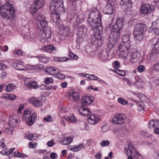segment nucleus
<instances>
[{
  "label": "nucleus",
  "instance_id": "a18cd8bd",
  "mask_svg": "<svg viewBox=\"0 0 159 159\" xmlns=\"http://www.w3.org/2000/svg\"><path fill=\"white\" fill-rule=\"evenodd\" d=\"M69 30L67 28H65L61 32V33L63 35L67 36L69 34Z\"/></svg>",
  "mask_w": 159,
  "mask_h": 159
},
{
  "label": "nucleus",
  "instance_id": "37998d69",
  "mask_svg": "<svg viewBox=\"0 0 159 159\" xmlns=\"http://www.w3.org/2000/svg\"><path fill=\"white\" fill-rule=\"evenodd\" d=\"M125 153L127 154V156L128 157V159H133V157L136 154H131L129 153L127 149L126 148L125 149Z\"/></svg>",
  "mask_w": 159,
  "mask_h": 159
},
{
  "label": "nucleus",
  "instance_id": "5fc2aeb1",
  "mask_svg": "<svg viewBox=\"0 0 159 159\" xmlns=\"http://www.w3.org/2000/svg\"><path fill=\"white\" fill-rule=\"evenodd\" d=\"M68 56L75 60H76L78 58V57L77 56L74 54L73 53L70 52V50H69Z\"/></svg>",
  "mask_w": 159,
  "mask_h": 159
},
{
  "label": "nucleus",
  "instance_id": "e433bc0d",
  "mask_svg": "<svg viewBox=\"0 0 159 159\" xmlns=\"http://www.w3.org/2000/svg\"><path fill=\"white\" fill-rule=\"evenodd\" d=\"M6 91L8 92L13 91L15 89V86L12 84H8L6 87Z\"/></svg>",
  "mask_w": 159,
  "mask_h": 159
},
{
  "label": "nucleus",
  "instance_id": "58836bf2",
  "mask_svg": "<svg viewBox=\"0 0 159 159\" xmlns=\"http://www.w3.org/2000/svg\"><path fill=\"white\" fill-rule=\"evenodd\" d=\"M14 154L15 157H18L19 158H25L27 157L26 155L18 152H14Z\"/></svg>",
  "mask_w": 159,
  "mask_h": 159
},
{
  "label": "nucleus",
  "instance_id": "cd10ccee",
  "mask_svg": "<svg viewBox=\"0 0 159 159\" xmlns=\"http://www.w3.org/2000/svg\"><path fill=\"white\" fill-rule=\"evenodd\" d=\"M87 32V29L86 26L84 25L80 26L77 29V34L79 35L85 34Z\"/></svg>",
  "mask_w": 159,
  "mask_h": 159
},
{
  "label": "nucleus",
  "instance_id": "de8ad7c7",
  "mask_svg": "<svg viewBox=\"0 0 159 159\" xmlns=\"http://www.w3.org/2000/svg\"><path fill=\"white\" fill-rule=\"evenodd\" d=\"M100 144L102 147L107 146L110 144V142L107 140H104L102 141Z\"/></svg>",
  "mask_w": 159,
  "mask_h": 159
},
{
  "label": "nucleus",
  "instance_id": "a211bd4d",
  "mask_svg": "<svg viewBox=\"0 0 159 159\" xmlns=\"http://www.w3.org/2000/svg\"><path fill=\"white\" fill-rule=\"evenodd\" d=\"M94 97L92 96H85L82 99V104L84 106L89 105L94 101Z\"/></svg>",
  "mask_w": 159,
  "mask_h": 159
},
{
  "label": "nucleus",
  "instance_id": "423d86ee",
  "mask_svg": "<svg viewBox=\"0 0 159 159\" xmlns=\"http://www.w3.org/2000/svg\"><path fill=\"white\" fill-rule=\"evenodd\" d=\"M31 112L29 111H24L22 116L23 119L25 121L29 126L31 125L36 120L37 114L36 113H33L30 115Z\"/></svg>",
  "mask_w": 159,
  "mask_h": 159
},
{
  "label": "nucleus",
  "instance_id": "f8f14e48",
  "mask_svg": "<svg viewBox=\"0 0 159 159\" xmlns=\"http://www.w3.org/2000/svg\"><path fill=\"white\" fill-rule=\"evenodd\" d=\"M20 120V118L18 116H12L10 117L9 125L11 127L14 128L18 125Z\"/></svg>",
  "mask_w": 159,
  "mask_h": 159
},
{
  "label": "nucleus",
  "instance_id": "f03ea898",
  "mask_svg": "<svg viewBox=\"0 0 159 159\" xmlns=\"http://www.w3.org/2000/svg\"><path fill=\"white\" fill-rule=\"evenodd\" d=\"M38 21V28L40 30L39 35L40 38L44 40L48 39L51 35L50 28L48 27V22L45 17L39 16L37 17Z\"/></svg>",
  "mask_w": 159,
  "mask_h": 159
},
{
  "label": "nucleus",
  "instance_id": "a19ab883",
  "mask_svg": "<svg viewBox=\"0 0 159 159\" xmlns=\"http://www.w3.org/2000/svg\"><path fill=\"white\" fill-rule=\"evenodd\" d=\"M118 102L122 105L128 104V102L122 98H120L118 99Z\"/></svg>",
  "mask_w": 159,
  "mask_h": 159
},
{
  "label": "nucleus",
  "instance_id": "3c124183",
  "mask_svg": "<svg viewBox=\"0 0 159 159\" xmlns=\"http://www.w3.org/2000/svg\"><path fill=\"white\" fill-rule=\"evenodd\" d=\"M53 80L52 78H47L44 80V82L45 84H48L53 82Z\"/></svg>",
  "mask_w": 159,
  "mask_h": 159
},
{
  "label": "nucleus",
  "instance_id": "0eeeda50",
  "mask_svg": "<svg viewBox=\"0 0 159 159\" xmlns=\"http://www.w3.org/2000/svg\"><path fill=\"white\" fill-rule=\"evenodd\" d=\"M122 30L115 28L114 27L112 29L109 37V40L113 41L114 42L117 41L122 33Z\"/></svg>",
  "mask_w": 159,
  "mask_h": 159
},
{
  "label": "nucleus",
  "instance_id": "2eb2a0df",
  "mask_svg": "<svg viewBox=\"0 0 159 159\" xmlns=\"http://www.w3.org/2000/svg\"><path fill=\"white\" fill-rule=\"evenodd\" d=\"M140 57V54L138 51L136 49H134L131 54L130 61L132 63H135L137 61Z\"/></svg>",
  "mask_w": 159,
  "mask_h": 159
},
{
  "label": "nucleus",
  "instance_id": "473e14b6",
  "mask_svg": "<svg viewBox=\"0 0 159 159\" xmlns=\"http://www.w3.org/2000/svg\"><path fill=\"white\" fill-rule=\"evenodd\" d=\"M159 53L157 52V51L155 50L154 48L153 50H152L150 53L149 54V56L150 59L152 60H155L157 57V55Z\"/></svg>",
  "mask_w": 159,
  "mask_h": 159
},
{
  "label": "nucleus",
  "instance_id": "aec40b11",
  "mask_svg": "<svg viewBox=\"0 0 159 159\" xmlns=\"http://www.w3.org/2000/svg\"><path fill=\"white\" fill-rule=\"evenodd\" d=\"M109 53L107 51H103L99 54V59L102 62H105L107 59Z\"/></svg>",
  "mask_w": 159,
  "mask_h": 159
},
{
  "label": "nucleus",
  "instance_id": "79ce46f5",
  "mask_svg": "<svg viewBox=\"0 0 159 159\" xmlns=\"http://www.w3.org/2000/svg\"><path fill=\"white\" fill-rule=\"evenodd\" d=\"M114 71L119 75L121 76H125V72L124 70H114Z\"/></svg>",
  "mask_w": 159,
  "mask_h": 159
},
{
  "label": "nucleus",
  "instance_id": "7ed1b4c3",
  "mask_svg": "<svg viewBox=\"0 0 159 159\" xmlns=\"http://www.w3.org/2000/svg\"><path fill=\"white\" fill-rule=\"evenodd\" d=\"M1 16L7 19H10L15 16V10L12 4L8 0H6L5 3L0 6Z\"/></svg>",
  "mask_w": 159,
  "mask_h": 159
},
{
  "label": "nucleus",
  "instance_id": "39448f33",
  "mask_svg": "<svg viewBox=\"0 0 159 159\" xmlns=\"http://www.w3.org/2000/svg\"><path fill=\"white\" fill-rule=\"evenodd\" d=\"M63 3L61 0H52L50 2L51 10L59 11V14L64 13L65 9L63 7Z\"/></svg>",
  "mask_w": 159,
  "mask_h": 159
},
{
  "label": "nucleus",
  "instance_id": "c756f323",
  "mask_svg": "<svg viewBox=\"0 0 159 159\" xmlns=\"http://www.w3.org/2000/svg\"><path fill=\"white\" fill-rule=\"evenodd\" d=\"M55 49V48L52 45H49L48 46H43L42 48V50L47 52H50L52 50H54Z\"/></svg>",
  "mask_w": 159,
  "mask_h": 159
},
{
  "label": "nucleus",
  "instance_id": "ddd939ff",
  "mask_svg": "<svg viewBox=\"0 0 159 159\" xmlns=\"http://www.w3.org/2000/svg\"><path fill=\"white\" fill-rule=\"evenodd\" d=\"M89 16L97 20H101V16L100 11L96 8H93L90 12Z\"/></svg>",
  "mask_w": 159,
  "mask_h": 159
},
{
  "label": "nucleus",
  "instance_id": "b1692460",
  "mask_svg": "<svg viewBox=\"0 0 159 159\" xmlns=\"http://www.w3.org/2000/svg\"><path fill=\"white\" fill-rule=\"evenodd\" d=\"M122 39L124 43L123 44H122V46H125L127 48H130V41L129 40V34H126L124 35Z\"/></svg>",
  "mask_w": 159,
  "mask_h": 159
},
{
  "label": "nucleus",
  "instance_id": "13d9d810",
  "mask_svg": "<svg viewBox=\"0 0 159 159\" xmlns=\"http://www.w3.org/2000/svg\"><path fill=\"white\" fill-rule=\"evenodd\" d=\"M37 145V143L35 142H31L29 143V147L31 148H35Z\"/></svg>",
  "mask_w": 159,
  "mask_h": 159
},
{
  "label": "nucleus",
  "instance_id": "412c9836",
  "mask_svg": "<svg viewBox=\"0 0 159 159\" xmlns=\"http://www.w3.org/2000/svg\"><path fill=\"white\" fill-rule=\"evenodd\" d=\"M89 141H87V144L88 145H85L84 143H81L77 145H74L72 147H71L70 150H71L73 151H77L83 148H85L87 146H89Z\"/></svg>",
  "mask_w": 159,
  "mask_h": 159
},
{
  "label": "nucleus",
  "instance_id": "69168bd1",
  "mask_svg": "<svg viewBox=\"0 0 159 159\" xmlns=\"http://www.w3.org/2000/svg\"><path fill=\"white\" fill-rule=\"evenodd\" d=\"M0 49L2 51L6 52L8 50V48L7 46L5 45L4 46H1L0 47Z\"/></svg>",
  "mask_w": 159,
  "mask_h": 159
},
{
  "label": "nucleus",
  "instance_id": "393cba45",
  "mask_svg": "<svg viewBox=\"0 0 159 159\" xmlns=\"http://www.w3.org/2000/svg\"><path fill=\"white\" fill-rule=\"evenodd\" d=\"M61 139L60 140L59 143L61 144L69 145L72 141L73 139L70 137H66L63 138H61Z\"/></svg>",
  "mask_w": 159,
  "mask_h": 159
},
{
  "label": "nucleus",
  "instance_id": "4d7b16f0",
  "mask_svg": "<svg viewBox=\"0 0 159 159\" xmlns=\"http://www.w3.org/2000/svg\"><path fill=\"white\" fill-rule=\"evenodd\" d=\"M92 115H94V118H93L94 120H95L97 123H98L101 119L100 116L96 114H93Z\"/></svg>",
  "mask_w": 159,
  "mask_h": 159
},
{
  "label": "nucleus",
  "instance_id": "603ef678",
  "mask_svg": "<svg viewBox=\"0 0 159 159\" xmlns=\"http://www.w3.org/2000/svg\"><path fill=\"white\" fill-rule=\"evenodd\" d=\"M149 30L150 31H152V32H154V33L156 35L159 34V28H151V27H150Z\"/></svg>",
  "mask_w": 159,
  "mask_h": 159
},
{
  "label": "nucleus",
  "instance_id": "680f3d73",
  "mask_svg": "<svg viewBox=\"0 0 159 159\" xmlns=\"http://www.w3.org/2000/svg\"><path fill=\"white\" fill-rule=\"evenodd\" d=\"M50 157L52 159H56L57 158V155L56 153L52 152L50 153Z\"/></svg>",
  "mask_w": 159,
  "mask_h": 159
},
{
  "label": "nucleus",
  "instance_id": "72a5a7b5",
  "mask_svg": "<svg viewBox=\"0 0 159 159\" xmlns=\"http://www.w3.org/2000/svg\"><path fill=\"white\" fill-rule=\"evenodd\" d=\"M128 150L130 152V153L132 154H138L139 153L137 152L136 150L134 148V147L131 143H129L128 145Z\"/></svg>",
  "mask_w": 159,
  "mask_h": 159
},
{
  "label": "nucleus",
  "instance_id": "09e8293b",
  "mask_svg": "<svg viewBox=\"0 0 159 159\" xmlns=\"http://www.w3.org/2000/svg\"><path fill=\"white\" fill-rule=\"evenodd\" d=\"M102 131L103 133L106 132L108 131L110 129V126L107 125H104L101 126Z\"/></svg>",
  "mask_w": 159,
  "mask_h": 159
},
{
  "label": "nucleus",
  "instance_id": "338daca9",
  "mask_svg": "<svg viewBox=\"0 0 159 159\" xmlns=\"http://www.w3.org/2000/svg\"><path fill=\"white\" fill-rule=\"evenodd\" d=\"M120 66V63L118 61H115L114 62V67L116 69H118Z\"/></svg>",
  "mask_w": 159,
  "mask_h": 159
},
{
  "label": "nucleus",
  "instance_id": "f704fd0d",
  "mask_svg": "<svg viewBox=\"0 0 159 159\" xmlns=\"http://www.w3.org/2000/svg\"><path fill=\"white\" fill-rule=\"evenodd\" d=\"M54 60L56 61L60 62H65L68 61L69 58L66 57H54Z\"/></svg>",
  "mask_w": 159,
  "mask_h": 159
},
{
  "label": "nucleus",
  "instance_id": "9d476101",
  "mask_svg": "<svg viewBox=\"0 0 159 159\" xmlns=\"http://www.w3.org/2000/svg\"><path fill=\"white\" fill-rule=\"evenodd\" d=\"M155 8L153 6L147 4L142 6L140 9V13L141 14H149L154 11Z\"/></svg>",
  "mask_w": 159,
  "mask_h": 159
},
{
  "label": "nucleus",
  "instance_id": "6e6d98bb",
  "mask_svg": "<svg viewBox=\"0 0 159 159\" xmlns=\"http://www.w3.org/2000/svg\"><path fill=\"white\" fill-rule=\"evenodd\" d=\"M137 68L138 71L140 73L143 72L145 70V68L144 66L142 65H140L138 66Z\"/></svg>",
  "mask_w": 159,
  "mask_h": 159
},
{
  "label": "nucleus",
  "instance_id": "6e6552de",
  "mask_svg": "<svg viewBox=\"0 0 159 159\" xmlns=\"http://www.w3.org/2000/svg\"><path fill=\"white\" fill-rule=\"evenodd\" d=\"M126 118L124 114L119 113L116 114L113 118L112 122L115 124H121L125 121Z\"/></svg>",
  "mask_w": 159,
  "mask_h": 159
},
{
  "label": "nucleus",
  "instance_id": "49530a36",
  "mask_svg": "<svg viewBox=\"0 0 159 159\" xmlns=\"http://www.w3.org/2000/svg\"><path fill=\"white\" fill-rule=\"evenodd\" d=\"M154 49L157 51V52L159 53V38L156 42Z\"/></svg>",
  "mask_w": 159,
  "mask_h": 159
},
{
  "label": "nucleus",
  "instance_id": "9b49d317",
  "mask_svg": "<svg viewBox=\"0 0 159 159\" xmlns=\"http://www.w3.org/2000/svg\"><path fill=\"white\" fill-rule=\"evenodd\" d=\"M129 48H127L125 46H122L121 44H120L118 47V50L120 52V55L124 59H126L129 52Z\"/></svg>",
  "mask_w": 159,
  "mask_h": 159
},
{
  "label": "nucleus",
  "instance_id": "4c0bfd02",
  "mask_svg": "<svg viewBox=\"0 0 159 159\" xmlns=\"http://www.w3.org/2000/svg\"><path fill=\"white\" fill-rule=\"evenodd\" d=\"M94 115H91L89 118L88 119V122L91 125H95L98 123L95 120H94L93 118H94Z\"/></svg>",
  "mask_w": 159,
  "mask_h": 159
},
{
  "label": "nucleus",
  "instance_id": "dca6fc26",
  "mask_svg": "<svg viewBox=\"0 0 159 159\" xmlns=\"http://www.w3.org/2000/svg\"><path fill=\"white\" fill-rule=\"evenodd\" d=\"M25 84L30 89H36L39 87V85L37 82L33 81L32 79L29 78L25 79Z\"/></svg>",
  "mask_w": 159,
  "mask_h": 159
},
{
  "label": "nucleus",
  "instance_id": "864d4df0",
  "mask_svg": "<svg viewBox=\"0 0 159 159\" xmlns=\"http://www.w3.org/2000/svg\"><path fill=\"white\" fill-rule=\"evenodd\" d=\"M28 139L30 140H33L37 138L36 135H34V134H29L27 137Z\"/></svg>",
  "mask_w": 159,
  "mask_h": 159
},
{
  "label": "nucleus",
  "instance_id": "2f4dec72",
  "mask_svg": "<svg viewBox=\"0 0 159 159\" xmlns=\"http://www.w3.org/2000/svg\"><path fill=\"white\" fill-rule=\"evenodd\" d=\"M36 58L39 59V60L42 63H47L49 61V58L48 57L40 55L36 57Z\"/></svg>",
  "mask_w": 159,
  "mask_h": 159
},
{
  "label": "nucleus",
  "instance_id": "20e7f679",
  "mask_svg": "<svg viewBox=\"0 0 159 159\" xmlns=\"http://www.w3.org/2000/svg\"><path fill=\"white\" fill-rule=\"evenodd\" d=\"M147 30V28L144 24H136L135 26L133 33L134 39L139 41L142 40L143 38L144 33Z\"/></svg>",
  "mask_w": 159,
  "mask_h": 159
},
{
  "label": "nucleus",
  "instance_id": "0e129e2a",
  "mask_svg": "<svg viewBox=\"0 0 159 159\" xmlns=\"http://www.w3.org/2000/svg\"><path fill=\"white\" fill-rule=\"evenodd\" d=\"M110 41H109V42L107 44V48L108 50H109V51H110L114 47V46L113 44L111 43H110Z\"/></svg>",
  "mask_w": 159,
  "mask_h": 159
},
{
  "label": "nucleus",
  "instance_id": "a878e982",
  "mask_svg": "<svg viewBox=\"0 0 159 159\" xmlns=\"http://www.w3.org/2000/svg\"><path fill=\"white\" fill-rule=\"evenodd\" d=\"M79 111L82 115L87 116L90 114V112L88 108L82 106L79 109Z\"/></svg>",
  "mask_w": 159,
  "mask_h": 159
},
{
  "label": "nucleus",
  "instance_id": "c85d7f7f",
  "mask_svg": "<svg viewBox=\"0 0 159 159\" xmlns=\"http://www.w3.org/2000/svg\"><path fill=\"white\" fill-rule=\"evenodd\" d=\"M149 127L151 129L159 127V121L155 120H151L149 122Z\"/></svg>",
  "mask_w": 159,
  "mask_h": 159
},
{
  "label": "nucleus",
  "instance_id": "7c9ffc66",
  "mask_svg": "<svg viewBox=\"0 0 159 159\" xmlns=\"http://www.w3.org/2000/svg\"><path fill=\"white\" fill-rule=\"evenodd\" d=\"M73 98L72 101H74V99L77 100L80 98L79 93L73 91L70 93V94L69 96V98L70 100H71V98Z\"/></svg>",
  "mask_w": 159,
  "mask_h": 159
},
{
  "label": "nucleus",
  "instance_id": "5701e85b",
  "mask_svg": "<svg viewBox=\"0 0 159 159\" xmlns=\"http://www.w3.org/2000/svg\"><path fill=\"white\" fill-rule=\"evenodd\" d=\"M34 1L33 5L36 10L42 7L44 5L43 0H35Z\"/></svg>",
  "mask_w": 159,
  "mask_h": 159
},
{
  "label": "nucleus",
  "instance_id": "4be33fe9",
  "mask_svg": "<svg viewBox=\"0 0 159 159\" xmlns=\"http://www.w3.org/2000/svg\"><path fill=\"white\" fill-rule=\"evenodd\" d=\"M29 102L36 107L41 106L42 105V102L38 98H30Z\"/></svg>",
  "mask_w": 159,
  "mask_h": 159
},
{
  "label": "nucleus",
  "instance_id": "f257e3e1",
  "mask_svg": "<svg viewBox=\"0 0 159 159\" xmlns=\"http://www.w3.org/2000/svg\"><path fill=\"white\" fill-rule=\"evenodd\" d=\"M87 25L94 33V36L99 43L102 44L104 38L102 36V27L101 25V20H95L89 16L88 18Z\"/></svg>",
  "mask_w": 159,
  "mask_h": 159
},
{
  "label": "nucleus",
  "instance_id": "e2e57ef3",
  "mask_svg": "<svg viewBox=\"0 0 159 159\" xmlns=\"http://www.w3.org/2000/svg\"><path fill=\"white\" fill-rule=\"evenodd\" d=\"M24 106L23 105H20L19 107V108L17 111V112L18 114H20L22 110L23 109Z\"/></svg>",
  "mask_w": 159,
  "mask_h": 159
},
{
  "label": "nucleus",
  "instance_id": "6ab92c4d",
  "mask_svg": "<svg viewBox=\"0 0 159 159\" xmlns=\"http://www.w3.org/2000/svg\"><path fill=\"white\" fill-rule=\"evenodd\" d=\"M23 64L22 61L17 60L13 64V66L17 70H24L26 69Z\"/></svg>",
  "mask_w": 159,
  "mask_h": 159
},
{
  "label": "nucleus",
  "instance_id": "f3484780",
  "mask_svg": "<svg viewBox=\"0 0 159 159\" xmlns=\"http://www.w3.org/2000/svg\"><path fill=\"white\" fill-rule=\"evenodd\" d=\"M59 11H51V18L52 20L55 23H59L60 22V18Z\"/></svg>",
  "mask_w": 159,
  "mask_h": 159
},
{
  "label": "nucleus",
  "instance_id": "bb28decb",
  "mask_svg": "<svg viewBox=\"0 0 159 159\" xmlns=\"http://www.w3.org/2000/svg\"><path fill=\"white\" fill-rule=\"evenodd\" d=\"M124 23V20L121 17H118L116 22V25L117 27H116V28L118 29L122 30Z\"/></svg>",
  "mask_w": 159,
  "mask_h": 159
},
{
  "label": "nucleus",
  "instance_id": "4468645a",
  "mask_svg": "<svg viewBox=\"0 0 159 159\" xmlns=\"http://www.w3.org/2000/svg\"><path fill=\"white\" fill-rule=\"evenodd\" d=\"M108 1V3L103 8V11L105 14L111 15L113 12V9L111 3L115 0H107Z\"/></svg>",
  "mask_w": 159,
  "mask_h": 159
},
{
  "label": "nucleus",
  "instance_id": "774afa93",
  "mask_svg": "<svg viewBox=\"0 0 159 159\" xmlns=\"http://www.w3.org/2000/svg\"><path fill=\"white\" fill-rule=\"evenodd\" d=\"M55 144V143L54 142V140H53L49 141L47 143V145L49 147H51L53 146Z\"/></svg>",
  "mask_w": 159,
  "mask_h": 159
},
{
  "label": "nucleus",
  "instance_id": "1a4fd4ad",
  "mask_svg": "<svg viewBox=\"0 0 159 159\" xmlns=\"http://www.w3.org/2000/svg\"><path fill=\"white\" fill-rule=\"evenodd\" d=\"M132 4L131 0H122L120 2V4L122 9L126 12H129L130 11Z\"/></svg>",
  "mask_w": 159,
  "mask_h": 159
},
{
  "label": "nucleus",
  "instance_id": "052dcab7",
  "mask_svg": "<svg viewBox=\"0 0 159 159\" xmlns=\"http://www.w3.org/2000/svg\"><path fill=\"white\" fill-rule=\"evenodd\" d=\"M44 120L47 122H51L52 121L53 118L50 115H48L47 117L44 118Z\"/></svg>",
  "mask_w": 159,
  "mask_h": 159
},
{
  "label": "nucleus",
  "instance_id": "c9c22d12",
  "mask_svg": "<svg viewBox=\"0 0 159 159\" xmlns=\"http://www.w3.org/2000/svg\"><path fill=\"white\" fill-rule=\"evenodd\" d=\"M65 119L67 121L72 123L76 122L77 120L76 118L74 116H66Z\"/></svg>",
  "mask_w": 159,
  "mask_h": 159
},
{
  "label": "nucleus",
  "instance_id": "ea45409f",
  "mask_svg": "<svg viewBox=\"0 0 159 159\" xmlns=\"http://www.w3.org/2000/svg\"><path fill=\"white\" fill-rule=\"evenodd\" d=\"M151 28H159V19L155 20L152 24Z\"/></svg>",
  "mask_w": 159,
  "mask_h": 159
},
{
  "label": "nucleus",
  "instance_id": "8fccbe9b",
  "mask_svg": "<svg viewBox=\"0 0 159 159\" xmlns=\"http://www.w3.org/2000/svg\"><path fill=\"white\" fill-rule=\"evenodd\" d=\"M13 54L15 55H18L20 56L23 55V51L22 50L18 49L14 51L13 52Z\"/></svg>",
  "mask_w": 159,
  "mask_h": 159
},
{
  "label": "nucleus",
  "instance_id": "bf43d9fd",
  "mask_svg": "<svg viewBox=\"0 0 159 159\" xmlns=\"http://www.w3.org/2000/svg\"><path fill=\"white\" fill-rule=\"evenodd\" d=\"M135 82L134 83V84H137L139 83H141L142 81V80L139 78L138 76H135Z\"/></svg>",
  "mask_w": 159,
  "mask_h": 159
},
{
  "label": "nucleus",
  "instance_id": "c03bdc74",
  "mask_svg": "<svg viewBox=\"0 0 159 159\" xmlns=\"http://www.w3.org/2000/svg\"><path fill=\"white\" fill-rule=\"evenodd\" d=\"M15 148H12L10 149H7L5 150V156H8L10 155L14 151Z\"/></svg>",
  "mask_w": 159,
  "mask_h": 159
}]
</instances>
